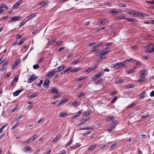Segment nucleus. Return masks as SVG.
<instances>
[{
  "label": "nucleus",
  "mask_w": 154,
  "mask_h": 154,
  "mask_svg": "<svg viewBox=\"0 0 154 154\" xmlns=\"http://www.w3.org/2000/svg\"><path fill=\"white\" fill-rule=\"evenodd\" d=\"M116 127V126L114 125L112 126V127L109 128L107 129L106 130V131H107L109 132H110L112 130L114 129Z\"/></svg>",
  "instance_id": "nucleus-24"
},
{
  "label": "nucleus",
  "mask_w": 154,
  "mask_h": 154,
  "mask_svg": "<svg viewBox=\"0 0 154 154\" xmlns=\"http://www.w3.org/2000/svg\"><path fill=\"white\" fill-rule=\"evenodd\" d=\"M80 116V114H77L75 115L72 116V119H74L79 117Z\"/></svg>",
  "instance_id": "nucleus-57"
},
{
  "label": "nucleus",
  "mask_w": 154,
  "mask_h": 154,
  "mask_svg": "<svg viewBox=\"0 0 154 154\" xmlns=\"http://www.w3.org/2000/svg\"><path fill=\"white\" fill-rule=\"evenodd\" d=\"M49 80L47 79H45L44 81L43 85L46 89H48L49 87Z\"/></svg>",
  "instance_id": "nucleus-9"
},
{
  "label": "nucleus",
  "mask_w": 154,
  "mask_h": 154,
  "mask_svg": "<svg viewBox=\"0 0 154 154\" xmlns=\"http://www.w3.org/2000/svg\"><path fill=\"white\" fill-rule=\"evenodd\" d=\"M38 78V77H36L35 75H32L28 79L27 82L28 83H31Z\"/></svg>",
  "instance_id": "nucleus-6"
},
{
  "label": "nucleus",
  "mask_w": 154,
  "mask_h": 154,
  "mask_svg": "<svg viewBox=\"0 0 154 154\" xmlns=\"http://www.w3.org/2000/svg\"><path fill=\"white\" fill-rule=\"evenodd\" d=\"M110 124L111 125L115 126L117 124V122L116 120H112L110 123Z\"/></svg>",
  "instance_id": "nucleus-23"
},
{
  "label": "nucleus",
  "mask_w": 154,
  "mask_h": 154,
  "mask_svg": "<svg viewBox=\"0 0 154 154\" xmlns=\"http://www.w3.org/2000/svg\"><path fill=\"white\" fill-rule=\"evenodd\" d=\"M58 154H66V152L65 150H62L59 152Z\"/></svg>",
  "instance_id": "nucleus-60"
},
{
  "label": "nucleus",
  "mask_w": 154,
  "mask_h": 154,
  "mask_svg": "<svg viewBox=\"0 0 154 154\" xmlns=\"http://www.w3.org/2000/svg\"><path fill=\"white\" fill-rule=\"evenodd\" d=\"M97 56H98V55L101 54V50H99L97 51L96 52L94 53Z\"/></svg>",
  "instance_id": "nucleus-42"
},
{
  "label": "nucleus",
  "mask_w": 154,
  "mask_h": 154,
  "mask_svg": "<svg viewBox=\"0 0 154 154\" xmlns=\"http://www.w3.org/2000/svg\"><path fill=\"white\" fill-rule=\"evenodd\" d=\"M90 119V118H83L82 119H80V121L82 122H84L85 123V122L89 120Z\"/></svg>",
  "instance_id": "nucleus-25"
},
{
  "label": "nucleus",
  "mask_w": 154,
  "mask_h": 154,
  "mask_svg": "<svg viewBox=\"0 0 154 154\" xmlns=\"http://www.w3.org/2000/svg\"><path fill=\"white\" fill-rule=\"evenodd\" d=\"M23 2L21 0H20L16 2L13 5L12 8L13 9H17L18 8L19 6Z\"/></svg>",
  "instance_id": "nucleus-4"
},
{
  "label": "nucleus",
  "mask_w": 154,
  "mask_h": 154,
  "mask_svg": "<svg viewBox=\"0 0 154 154\" xmlns=\"http://www.w3.org/2000/svg\"><path fill=\"white\" fill-rule=\"evenodd\" d=\"M39 67V65L37 64L35 65H34L33 66V69H38Z\"/></svg>",
  "instance_id": "nucleus-39"
},
{
  "label": "nucleus",
  "mask_w": 154,
  "mask_h": 154,
  "mask_svg": "<svg viewBox=\"0 0 154 154\" xmlns=\"http://www.w3.org/2000/svg\"><path fill=\"white\" fill-rule=\"evenodd\" d=\"M103 73L100 72L98 74L96 75L94 77H93L92 78V81H95L97 80L99 78L100 76L103 75Z\"/></svg>",
  "instance_id": "nucleus-8"
},
{
  "label": "nucleus",
  "mask_w": 154,
  "mask_h": 154,
  "mask_svg": "<svg viewBox=\"0 0 154 154\" xmlns=\"http://www.w3.org/2000/svg\"><path fill=\"white\" fill-rule=\"evenodd\" d=\"M36 16L35 13H34L32 14L31 15L29 16H28L27 17V18H29L28 20H30L31 19L34 17Z\"/></svg>",
  "instance_id": "nucleus-26"
},
{
  "label": "nucleus",
  "mask_w": 154,
  "mask_h": 154,
  "mask_svg": "<svg viewBox=\"0 0 154 154\" xmlns=\"http://www.w3.org/2000/svg\"><path fill=\"white\" fill-rule=\"evenodd\" d=\"M126 12L129 14L133 15V17H135V16H136V14L137 12H135L134 11H127Z\"/></svg>",
  "instance_id": "nucleus-20"
},
{
  "label": "nucleus",
  "mask_w": 154,
  "mask_h": 154,
  "mask_svg": "<svg viewBox=\"0 0 154 154\" xmlns=\"http://www.w3.org/2000/svg\"><path fill=\"white\" fill-rule=\"evenodd\" d=\"M38 95L37 94H34L30 96V97L31 98H34L36 97Z\"/></svg>",
  "instance_id": "nucleus-62"
},
{
  "label": "nucleus",
  "mask_w": 154,
  "mask_h": 154,
  "mask_svg": "<svg viewBox=\"0 0 154 154\" xmlns=\"http://www.w3.org/2000/svg\"><path fill=\"white\" fill-rule=\"evenodd\" d=\"M103 80V78H101L100 79L97 80L95 82L96 84L97 85L99 83L102 82Z\"/></svg>",
  "instance_id": "nucleus-29"
},
{
  "label": "nucleus",
  "mask_w": 154,
  "mask_h": 154,
  "mask_svg": "<svg viewBox=\"0 0 154 154\" xmlns=\"http://www.w3.org/2000/svg\"><path fill=\"white\" fill-rule=\"evenodd\" d=\"M114 117L113 116H109L106 119V120L108 121H110L113 119Z\"/></svg>",
  "instance_id": "nucleus-38"
},
{
  "label": "nucleus",
  "mask_w": 154,
  "mask_h": 154,
  "mask_svg": "<svg viewBox=\"0 0 154 154\" xmlns=\"http://www.w3.org/2000/svg\"><path fill=\"white\" fill-rule=\"evenodd\" d=\"M122 11L121 10H119L118 11H115L114 10L111 11H110V13L111 14H113L114 15H116L118 13V14H121L122 13Z\"/></svg>",
  "instance_id": "nucleus-10"
},
{
  "label": "nucleus",
  "mask_w": 154,
  "mask_h": 154,
  "mask_svg": "<svg viewBox=\"0 0 154 154\" xmlns=\"http://www.w3.org/2000/svg\"><path fill=\"white\" fill-rule=\"evenodd\" d=\"M135 106V104H132L130 105H129L128 106V108H131L134 107Z\"/></svg>",
  "instance_id": "nucleus-55"
},
{
  "label": "nucleus",
  "mask_w": 154,
  "mask_h": 154,
  "mask_svg": "<svg viewBox=\"0 0 154 154\" xmlns=\"http://www.w3.org/2000/svg\"><path fill=\"white\" fill-rule=\"evenodd\" d=\"M37 137H38L37 136L36 134H35L30 139V140H31V141L33 140L34 139L37 138Z\"/></svg>",
  "instance_id": "nucleus-45"
},
{
  "label": "nucleus",
  "mask_w": 154,
  "mask_h": 154,
  "mask_svg": "<svg viewBox=\"0 0 154 154\" xmlns=\"http://www.w3.org/2000/svg\"><path fill=\"white\" fill-rule=\"evenodd\" d=\"M90 115V114L89 112H86L84 114H83V117H85V116H89Z\"/></svg>",
  "instance_id": "nucleus-61"
},
{
  "label": "nucleus",
  "mask_w": 154,
  "mask_h": 154,
  "mask_svg": "<svg viewBox=\"0 0 154 154\" xmlns=\"http://www.w3.org/2000/svg\"><path fill=\"white\" fill-rule=\"evenodd\" d=\"M50 92L54 94H57L58 93V90L55 87H52L50 91Z\"/></svg>",
  "instance_id": "nucleus-13"
},
{
  "label": "nucleus",
  "mask_w": 154,
  "mask_h": 154,
  "mask_svg": "<svg viewBox=\"0 0 154 154\" xmlns=\"http://www.w3.org/2000/svg\"><path fill=\"white\" fill-rule=\"evenodd\" d=\"M19 63V60H17V59L15 63L11 67L12 69H14L18 65Z\"/></svg>",
  "instance_id": "nucleus-16"
},
{
  "label": "nucleus",
  "mask_w": 154,
  "mask_h": 154,
  "mask_svg": "<svg viewBox=\"0 0 154 154\" xmlns=\"http://www.w3.org/2000/svg\"><path fill=\"white\" fill-rule=\"evenodd\" d=\"M126 88L127 89H129L134 88V85H128L126 86Z\"/></svg>",
  "instance_id": "nucleus-51"
},
{
  "label": "nucleus",
  "mask_w": 154,
  "mask_h": 154,
  "mask_svg": "<svg viewBox=\"0 0 154 154\" xmlns=\"http://www.w3.org/2000/svg\"><path fill=\"white\" fill-rule=\"evenodd\" d=\"M137 68L136 67H134L133 69L128 70L126 71L127 73L128 74H131L135 72V69Z\"/></svg>",
  "instance_id": "nucleus-12"
},
{
  "label": "nucleus",
  "mask_w": 154,
  "mask_h": 154,
  "mask_svg": "<svg viewBox=\"0 0 154 154\" xmlns=\"http://www.w3.org/2000/svg\"><path fill=\"white\" fill-rule=\"evenodd\" d=\"M31 149V148L29 147H27L23 149L24 152H26L28 150H29Z\"/></svg>",
  "instance_id": "nucleus-49"
},
{
  "label": "nucleus",
  "mask_w": 154,
  "mask_h": 154,
  "mask_svg": "<svg viewBox=\"0 0 154 154\" xmlns=\"http://www.w3.org/2000/svg\"><path fill=\"white\" fill-rule=\"evenodd\" d=\"M136 16L137 17H149L150 15L148 14L144 13L137 12L136 14Z\"/></svg>",
  "instance_id": "nucleus-5"
},
{
  "label": "nucleus",
  "mask_w": 154,
  "mask_h": 154,
  "mask_svg": "<svg viewBox=\"0 0 154 154\" xmlns=\"http://www.w3.org/2000/svg\"><path fill=\"white\" fill-rule=\"evenodd\" d=\"M48 4V3L46 1H42L39 3V5H41L42 6H45Z\"/></svg>",
  "instance_id": "nucleus-27"
},
{
  "label": "nucleus",
  "mask_w": 154,
  "mask_h": 154,
  "mask_svg": "<svg viewBox=\"0 0 154 154\" xmlns=\"http://www.w3.org/2000/svg\"><path fill=\"white\" fill-rule=\"evenodd\" d=\"M103 59V57L100 56L97 59V61L98 62H100Z\"/></svg>",
  "instance_id": "nucleus-48"
},
{
  "label": "nucleus",
  "mask_w": 154,
  "mask_h": 154,
  "mask_svg": "<svg viewBox=\"0 0 154 154\" xmlns=\"http://www.w3.org/2000/svg\"><path fill=\"white\" fill-rule=\"evenodd\" d=\"M145 81L144 77H142L140 78L137 80V82H140L142 83Z\"/></svg>",
  "instance_id": "nucleus-34"
},
{
  "label": "nucleus",
  "mask_w": 154,
  "mask_h": 154,
  "mask_svg": "<svg viewBox=\"0 0 154 154\" xmlns=\"http://www.w3.org/2000/svg\"><path fill=\"white\" fill-rule=\"evenodd\" d=\"M64 68L65 67L63 66L62 65L58 67L57 68V70H56L55 71H56V72H59L63 70Z\"/></svg>",
  "instance_id": "nucleus-18"
},
{
  "label": "nucleus",
  "mask_w": 154,
  "mask_h": 154,
  "mask_svg": "<svg viewBox=\"0 0 154 154\" xmlns=\"http://www.w3.org/2000/svg\"><path fill=\"white\" fill-rule=\"evenodd\" d=\"M78 102L77 101H75L74 102L72 103V105L73 106H74L75 107H76V106H77V104H78Z\"/></svg>",
  "instance_id": "nucleus-47"
},
{
  "label": "nucleus",
  "mask_w": 154,
  "mask_h": 154,
  "mask_svg": "<svg viewBox=\"0 0 154 154\" xmlns=\"http://www.w3.org/2000/svg\"><path fill=\"white\" fill-rule=\"evenodd\" d=\"M146 92H143L139 95L140 96V98L142 99L143 97H146Z\"/></svg>",
  "instance_id": "nucleus-21"
},
{
  "label": "nucleus",
  "mask_w": 154,
  "mask_h": 154,
  "mask_svg": "<svg viewBox=\"0 0 154 154\" xmlns=\"http://www.w3.org/2000/svg\"><path fill=\"white\" fill-rule=\"evenodd\" d=\"M25 39L24 38H23L21 39L20 42L18 43V45H20L21 44H22L24 41Z\"/></svg>",
  "instance_id": "nucleus-54"
},
{
  "label": "nucleus",
  "mask_w": 154,
  "mask_h": 154,
  "mask_svg": "<svg viewBox=\"0 0 154 154\" xmlns=\"http://www.w3.org/2000/svg\"><path fill=\"white\" fill-rule=\"evenodd\" d=\"M80 70V67H78L75 68L74 67H70L61 72L62 74H64L66 72H76Z\"/></svg>",
  "instance_id": "nucleus-1"
},
{
  "label": "nucleus",
  "mask_w": 154,
  "mask_h": 154,
  "mask_svg": "<svg viewBox=\"0 0 154 154\" xmlns=\"http://www.w3.org/2000/svg\"><path fill=\"white\" fill-rule=\"evenodd\" d=\"M117 146V144L115 143L112 145L110 147V149H112L116 147Z\"/></svg>",
  "instance_id": "nucleus-63"
},
{
  "label": "nucleus",
  "mask_w": 154,
  "mask_h": 154,
  "mask_svg": "<svg viewBox=\"0 0 154 154\" xmlns=\"http://www.w3.org/2000/svg\"><path fill=\"white\" fill-rule=\"evenodd\" d=\"M98 49L95 46H94V47L92 48H91V52H95L98 50Z\"/></svg>",
  "instance_id": "nucleus-43"
},
{
  "label": "nucleus",
  "mask_w": 154,
  "mask_h": 154,
  "mask_svg": "<svg viewBox=\"0 0 154 154\" xmlns=\"http://www.w3.org/2000/svg\"><path fill=\"white\" fill-rule=\"evenodd\" d=\"M85 79V78L83 76H81L79 78L76 79V81H81L82 80H84Z\"/></svg>",
  "instance_id": "nucleus-28"
},
{
  "label": "nucleus",
  "mask_w": 154,
  "mask_h": 154,
  "mask_svg": "<svg viewBox=\"0 0 154 154\" xmlns=\"http://www.w3.org/2000/svg\"><path fill=\"white\" fill-rule=\"evenodd\" d=\"M132 60V59H127V60H125L124 62L123 63H126L129 62H130L131 61V60Z\"/></svg>",
  "instance_id": "nucleus-52"
},
{
  "label": "nucleus",
  "mask_w": 154,
  "mask_h": 154,
  "mask_svg": "<svg viewBox=\"0 0 154 154\" xmlns=\"http://www.w3.org/2000/svg\"><path fill=\"white\" fill-rule=\"evenodd\" d=\"M21 18V17L19 16H16L11 18V20L8 22V23H12L18 20Z\"/></svg>",
  "instance_id": "nucleus-3"
},
{
  "label": "nucleus",
  "mask_w": 154,
  "mask_h": 154,
  "mask_svg": "<svg viewBox=\"0 0 154 154\" xmlns=\"http://www.w3.org/2000/svg\"><path fill=\"white\" fill-rule=\"evenodd\" d=\"M23 116L21 115V116H19V117H17V118H16L15 119V120L17 122H18L20 119H21V118H23Z\"/></svg>",
  "instance_id": "nucleus-56"
},
{
  "label": "nucleus",
  "mask_w": 154,
  "mask_h": 154,
  "mask_svg": "<svg viewBox=\"0 0 154 154\" xmlns=\"http://www.w3.org/2000/svg\"><path fill=\"white\" fill-rule=\"evenodd\" d=\"M55 40H51L50 41L48 42V45H51V44H53L55 42Z\"/></svg>",
  "instance_id": "nucleus-58"
},
{
  "label": "nucleus",
  "mask_w": 154,
  "mask_h": 154,
  "mask_svg": "<svg viewBox=\"0 0 154 154\" xmlns=\"http://www.w3.org/2000/svg\"><path fill=\"white\" fill-rule=\"evenodd\" d=\"M112 67L116 69L125 66V65L122 62L118 63L112 65Z\"/></svg>",
  "instance_id": "nucleus-2"
},
{
  "label": "nucleus",
  "mask_w": 154,
  "mask_h": 154,
  "mask_svg": "<svg viewBox=\"0 0 154 154\" xmlns=\"http://www.w3.org/2000/svg\"><path fill=\"white\" fill-rule=\"evenodd\" d=\"M97 68V65L96 64H95L93 67L89 68L87 70L86 72L89 73L91 71L94 70Z\"/></svg>",
  "instance_id": "nucleus-11"
},
{
  "label": "nucleus",
  "mask_w": 154,
  "mask_h": 154,
  "mask_svg": "<svg viewBox=\"0 0 154 154\" xmlns=\"http://www.w3.org/2000/svg\"><path fill=\"white\" fill-rule=\"evenodd\" d=\"M125 20H128L129 22H133L136 21V20L134 19H129L128 18H125Z\"/></svg>",
  "instance_id": "nucleus-37"
},
{
  "label": "nucleus",
  "mask_w": 154,
  "mask_h": 154,
  "mask_svg": "<svg viewBox=\"0 0 154 154\" xmlns=\"http://www.w3.org/2000/svg\"><path fill=\"white\" fill-rule=\"evenodd\" d=\"M117 97L116 96H115L111 100V103H113L117 100Z\"/></svg>",
  "instance_id": "nucleus-50"
},
{
  "label": "nucleus",
  "mask_w": 154,
  "mask_h": 154,
  "mask_svg": "<svg viewBox=\"0 0 154 154\" xmlns=\"http://www.w3.org/2000/svg\"><path fill=\"white\" fill-rule=\"evenodd\" d=\"M73 54L72 53H69L68 55L67 56L66 58L67 59H69L71 57H72L73 56Z\"/></svg>",
  "instance_id": "nucleus-64"
},
{
  "label": "nucleus",
  "mask_w": 154,
  "mask_h": 154,
  "mask_svg": "<svg viewBox=\"0 0 154 154\" xmlns=\"http://www.w3.org/2000/svg\"><path fill=\"white\" fill-rule=\"evenodd\" d=\"M106 22L105 19H102L97 22V25H101L102 24Z\"/></svg>",
  "instance_id": "nucleus-15"
},
{
  "label": "nucleus",
  "mask_w": 154,
  "mask_h": 154,
  "mask_svg": "<svg viewBox=\"0 0 154 154\" xmlns=\"http://www.w3.org/2000/svg\"><path fill=\"white\" fill-rule=\"evenodd\" d=\"M103 44V42H100L95 45L94 46L97 48H98L99 47L101 46Z\"/></svg>",
  "instance_id": "nucleus-41"
},
{
  "label": "nucleus",
  "mask_w": 154,
  "mask_h": 154,
  "mask_svg": "<svg viewBox=\"0 0 154 154\" xmlns=\"http://www.w3.org/2000/svg\"><path fill=\"white\" fill-rule=\"evenodd\" d=\"M55 71H52L51 72H49L46 75V76L49 78H51L52 76L54 75L56 73Z\"/></svg>",
  "instance_id": "nucleus-7"
},
{
  "label": "nucleus",
  "mask_w": 154,
  "mask_h": 154,
  "mask_svg": "<svg viewBox=\"0 0 154 154\" xmlns=\"http://www.w3.org/2000/svg\"><path fill=\"white\" fill-rule=\"evenodd\" d=\"M93 126H91V127H88V128H86V127H84L82 128H81L80 129L81 130H89V129H93Z\"/></svg>",
  "instance_id": "nucleus-30"
},
{
  "label": "nucleus",
  "mask_w": 154,
  "mask_h": 154,
  "mask_svg": "<svg viewBox=\"0 0 154 154\" xmlns=\"http://www.w3.org/2000/svg\"><path fill=\"white\" fill-rule=\"evenodd\" d=\"M101 56L106 55L108 54L109 51V50H103H103H101Z\"/></svg>",
  "instance_id": "nucleus-17"
},
{
  "label": "nucleus",
  "mask_w": 154,
  "mask_h": 154,
  "mask_svg": "<svg viewBox=\"0 0 154 154\" xmlns=\"http://www.w3.org/2000/svg\"><path fill=\"white\" fill-rule=\"evenodd\" d=\"M79 62V60H75L71 62V64L72 65H74L78 64Z\"/></svg>",
  "instance_id": "nucleus-19"
},
{
  "label": "nucleus",
  "mask_w": 154,
  "mask_h": 154,
  "mask_svg": "<svg viewBox=\"0 0 154 154\" xmlns=\"http://www.w3.org/2000/svg\"><path fill=\"white\" fill-rule=\"evenodd\" d=\"M124 80L123 79H119L115 82L116 84H119L120 83L123 82H124Z\"/></svg>",
  "instance_id": "nucleus-33"
},
{
  "label": "nucleus",
  "mask_w": 154,
  "mask_h": 154,
  "mask_svg": "<svg viewBox=\"0 0 154 154\" xmlns=\"http://www.w3.org/2000/svg\"><path fill=\"white\" fill-rule=\"evenodd\" d=\"M66 102L65 101V100H61L59 103L58 104V106H60L62 104H65Z\"/></svg>",
  "instance_id": "nucleus-32"
},
{
  "label": "nucleus",
  "mask_w": 154,
  "mask_h": 154,
  "mask_svg": "<svg viewBox=\"0 0 154 154\" xmlns=\"http://www.w3.org/2000/svg\"><path fill=\"white\" fill-rule=\"evenodd\" d=\"M60 135L57 136L56 137L54 138V139L53 140V142H56L57 140H58L60 138Z\"/></svg>",
  "instance_id": "nucleus-31"
},
{
  "label": "nucleus",
  "mask_w": 154,
  "mask_h": 154,
  "mask_svg": "<svg viewBox=\"0 0 154 154\" xmlns=\"http://www.w3.org/2000/svg\"><path fill=\"white\" fill-rule=\"evenodd\" d=\"M22 90H19L16 91L15 92V96H17L21 92Z\"/></svg>",
  "instance_id": "nucleus-44"
},
{
  "label": "nucleus",
  "mask_w": 154,
  "mask_h": 154,
  "mask_svg": "<svg viewBox=\"0 0 154 154\" xmlns=\"http://www.w3.org/2000/svg\"><path fill=\"white\" fill-rule=\"evenodd\" d=\"M96 147V144L91 145L90 146L88 149V150H91L95 149Z\"/></svg>",
  "instance_id": "nucleus-22"
},
{
  "label": "nucleus",
  "mask_w": 154,
  "mask_h": 154,
  "mask_svg": "<svg viewBox=\"0 0 154 154\" xmlns=\"http://www.w3.org/2000/svg\"><path fill=\"white\" fill-rule=\"evenodd\" d=\"M84 95L85 94L83 93L82 92H80L78 96V97L79 98H80L81 97L84 96Z\"/></svg>",
  "instance_id": "nucleus-59"
},
{
  "label": "nucleus",
  "mask_w": 154,
  "mask_h": 154,
  "mask_svg": "<svg viewBox=\"0 0 154 154\" xmlns=\"http://www.w3.org/2000/svg\"><path fill=\"white\" fill-rule=\"evenodd\" d=\"M67 115V113H60L59 115L61 117H63L66 116Z\"/></svg>",
  "instance_id": "nucleus-35"
},
{
  "label": "nucleus",
  "mask_w": 154,
  "mask_h": 154,
  "mask_svg": "<svg viewBox=\"0 0 154 154\" xmlns=\"http://www.w3.org/2000/svg\"><path fill=\"white\" fill-rule=\"evenodd\" d=\"M126 18L125 17V16H117L116 17V19H120V20H122L123 19H125Z\"/></svg>",
  "instance_id": "nucleus-40"
},
{
  "label": "nucleus",
  "mask_w": 154,
  "mask_h": 154,
  "mask_svg": "<svg viewBox=\"0 0 154 154\" xmlns=\"http://www.w3.org/2000/svg\"><path fill=\"white\" fill-rule=\"evenodd\" d=\"M8 63V62H5V63L3 64V66L2 67H1L0 69V71H2V72H3L5 70H6L7 69V67H5V66Z\"/></svg>",
  "instance_id": "nucleus-14"
},
{
  "label": "nucleus",
  "mask_w": 154,
  "mask_h": 154,
  "mask_svg": "<svg viewBox=\"0 0 154 154\" xmlns=\"http://www.w3.org/2000/svg\"><path fill=\"white\" fill-rule=\"evenodd\" d=\"M152 20H148L146 21H145L144 22V23L147 24H152Z\"/></svg>",
  "instance_id": "nucleus-46"
},
{
  "label": "nucleus",
  "mask_w": 154,
  "mask_h": 154,
  "mask_svg": "<svg viewBox=\"0 0 154 154\" xmlns=\"http://www.w3.org/2000/svg\"><path fill=\"white\" fill-rule=\"evenodd\" d=\"M8 17V16H6L4 17H1L0 18V21L2 20H5L7 19Z\"/></svg>",
  "instance_id": "nucleus-53"
},
{
  "label": "nucleus",
  "mask_w": 154,
  "mask_h": 154,
  "mask_svg": "<svg viewBox=\"0 0 154 154\" xmlns=\"http://www.w3.org/2000/svg\"><path fill=\"white\" fill-rule=\"evenodd\" d=\"M150 116V114L148 113L147 114L143 116H142V118L143 119H145V118H147V117Z\"/></svg>",
  "instance_id": "nucleus-36"
}]
</instances>
